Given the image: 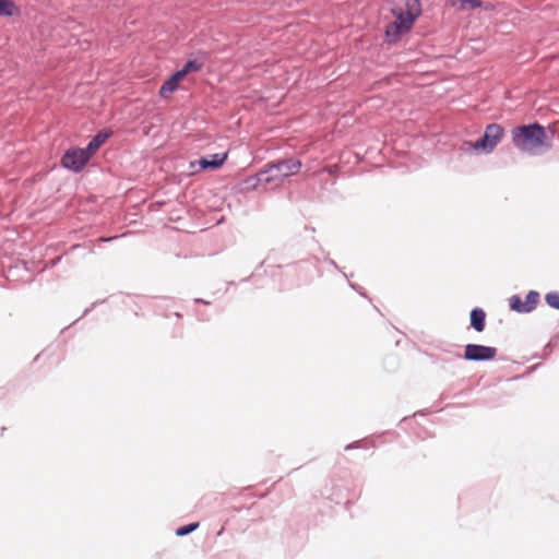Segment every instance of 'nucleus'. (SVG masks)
I'll list each match as a JSON object with an SVG mask.
<instances>
[{
  "instance_id": "f257e3e1",
  "label": "nucleus",
  "mask_w": 559,
  "mask_h": 559,
  "mask_svg": "<svg viewBox=\"0 0 559 559\" xmlns=\"http://www.w3.org/2000/svg\"><path fill=\"white\" fill-rule=\"evenodd\" d=\"M391 12L394 21L386 25L385 40L395 44L412 29L421 14V4L419 0H394Z\"/></svg>"
},
{
  "instance_id": "f03ea898",
  "label": "nucleus",
  "mask_w": 559,
  "mask_h": 559,
  "mask_svg": "<svg viewBox=\"0 0 559 559\" xmlns=\"http://www.w3.org/2000/svg\"><path fill=\"white\" fill-rule=\"evenodd\" d=\"M511 134L514 146L525 153L535 154L540 147H551L546 130L539 123L515 127Z\"/></svg>"
},
{
  "instance_id": "7ed1b4c3",
  "label": "nucleus",
  "mask_w": 559,
  "mask_h": 559,
  "mask_svg": "<svg viewBox=\"0 0 559 559\" xmlns=\"http://www.w3.org/2000/svg\"><path fill=\"white\" fill-rule=\"evenodd\" d=\"M503 128L498 123H491L486 127L484 135L476 142H467L474 150L491 152L503 136Z\"/></svg>"
},
{
  "instance_id": "20e7f679",
  "label": "nucleus",
  "mask_w": 559,
  "mask_h": 559,
  "mask_svg": "<svg viewBox=\"0 0 559 559\" xmlns=\"http://www.w3.org/2000/svg\"><path fill=\"white\" fill-rule=\"evenodd\" d=\"M91 157L92 156L85 148H71L62 156L61 164L63 167L79 173L84 168Z\"/></svg>"
},
{
  "instance_id": "39448f33",
  "label": "nucleus",
  "mask_w": 559,
  "mask_h": 559,
  "mask_svg": "<svg viewBox=\"0 0 559 559\" xmlns=\"http://www.w3.org/2000/svg\"><path fill=\"white\" fill-rule=\"evenodd\" d=\"M539 301V294L535 290H531L524 299L520 296L514 295L510 298V308L516 312H530L535 309Z\"/></svg>"
},
{
  "instance_id": "423d86ee",
  "label": "nucleus",
  "mask_w": 559,
  "mask_h": 559,
  "mask_svg": "<svg viewBox=\"0 0 559 559\" xmlns=\"http://www.w3.org/2000/svg\"><path fill=\"white\" fill-rule=\"evenodd\" d=\"M495 347L468 344L465 346L464 358L467 360H491L496 357Z\"/></svg>"
},
{
  "instance_id": "0eeeda50",
  "label": "nucleus",
  "mask_w": 559,
  "mask_h": 559,
  "mask_svg": "<svg viewBox=\"0 0 559 559\" xmlns=\"http://www.w3.org/2000/svg\"><path fill=\"white\" fill-rule=\"evenodd\" d=\"M301 162L299 159H284L273 164V171L282 175L283 179L299 173L301 168Z\"/></svg>"
},
{
  "instance_id": "6e6552de",
  "label": "nucleus",
  "mask_w": 559,
  "mask_h": 559,
  "mask_svg": "<svg viewBox=\"0 0 559 559\" xmlns=\"http://www.w3.org/2000/svg\"><path fill=\"white\" fill-rule=\"evenodd\" d=\"M254 180H255V183L253 186H257V185L266 186L270 183L278 185L283 180V177H282V175L276 174V171H273V164H272V165L267 166L265 169L261 170L257 175Z\"/></svg>"
},
{
  "instance_id": "1a4fd4ad",
  "label": "nucleus",
  "mask_w": 559,
  "mask_h": 559,
  "mask_svg": "<svg viewBox=\"0 0 559 559\" xmlns=\"http://www.w3.org/2000/svg\"><path fill=\"white\" fill-rule=\"evenodd\" d=\"M185 78L181 73H174L160 87L159 95L164 98L169 97L178 87Z\"/></svg>"
},
{
  "instance_id": "9d476101",
  "label": "nucleus",
  "mask_w": 559,
  "mask_h": 559,
  "mask_svg": "<svg viewBox=\"0 0 559 559\" xmlns=\"http://www.w3.org/2000/svg\"><path fill=\"white\" fill-rule=\"evenodd\" d=\"M227 159V153L212 154L207 157L200 159L198 163L200 169L204 170L207 168L216 169L219 168Z\"/></svg>"
},
{
  "instance_id": "9b49d317",
  "label": "nucleus",
  "mask_w": 559,
  "mask_h": 559,
  "mask_svg": "<svg viewBox=\"0 0 559 559\" xmlns=\"http://www.w3.org/2000/svg\"><path fill=\"white\" fill-rule=\"evenodd\" d=\"M486 313L483 309L475 308L471 312V324L477 332H483L485 329Z\"/></svg>"
},
{
  "instance_id": "f8f14e48",
  "label": "nucleus",
  "mask_w": 559,
  "mask_h": 559,
  "mask_svg": "<svg viewBox=\"0 0 559 559\" xmlns=\"http://www.w3.org/2000/svg\"><path fill=\"white\" fill-rule=\"evenodd\" d=\"M109 133L107 132H99L97 133L88 143L87 147L85 148L91 156H93L97 150L107 141L109 138Z\"/></svg>"
},
{
  "instance_id": "ddd939ff",
  "label": "nucleus",
  "mask_w": 559,
  "mask_h": 559,
  "mask_svg": "<svg viewBox=\"0 0 559 559\" xmlns=\"http://www.w3.org/2000/svg\"><path fill=\"white\" fill-rule=\"evenodd\" d=\"M448 3L452 8H456L459 10H473L481 7V0H448Z\"/></svg>"
},
{
  "instance_id": "4468645a",
  "label": "nucleus",
  "mask_w": 559,
  "mask_h": 559,
  "mask_svg": "<svg viewBox=\"0 0 559 559\" xmlns=\"http://www.w3.org/2000/svg\"><path fill=\"white\" fill-rule=\"evenodd\" d=\"M20 14V8L12 0H0V16H13Z\"/></svg>"
},
{
  "instance_id": "2eb2a0df",
  "label": "nucleus",
  "mask_w": 559,
  "mask_h": 559,
  "mask_svg": "<svg viewBox=\"0 0 559 559\" xmlns=\"http://www.w3.org/2000/svg\"><path fill=\"white\" fill-rule=\"evenodd\" d=\"M545 299L551 308L559 309V293H548Z\"/></svg>"
},
{
  "instance_id": "dca6fc26",
  "label": "nucleus",
  "mask_w": 559,
  "mask_h": 559,
  "mask_svg": "<svg viewBox=\"0 0 559 559\" xmlns=\"http://www.w3.org/2000/svg\"><path fill=\"white\" fill-rule=\"evenodd\" d=\"M199 526V523H191V524H188V525H185V526H181L179 527L177 531H176V534L178 536H185V535H188L190 534L191 532H193L194 530H197Z\"/></svg>"
},
{
  "instance_id": "f3484780",
  "label": "nucleus",
  "mask_w": 559,
  "mask_h": 559,
  "mask_svg": "<svg viewBox=\"0 0 559 559\" xmlns=\"http://www.w3.org/2000/svg\"><path fill=\"white\" fill-rule=\"evenodd\" d=\"M199 68H200V67L198 66V63H197L195 61H188V62L185 64L183 69H181V70H179V71H177V72H178V73H181V74H182V76L185 78L189 72H191V71H198V70H199Z\"/></svg>"
}]
</instances>
